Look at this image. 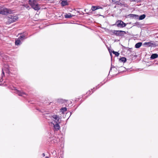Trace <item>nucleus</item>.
<instances>
[{"label": "nucleus", "mask_w": 158, "mask_h": 158, "mask_svg": "<svg viewBox=\"0 0 158 158\" xmlns=\"http://www.w3.org/2000/svg\"><path fill=\"white\" fill-rule=\"evenodd\" d=\"M158 57V55L157 54H152L150 57L151 59H155L157 58Z\"/></svg>", "instance_id": "4468645a"}, {"label": "nucleus", "mask_w": 158, "mask_h": 158, "mask_svg": "<svg viewBox=\"0 0 158 158\" xmlns=\"http://www.w3.org/2000/svg\"><path fill=\"white\" fill-rule=\"evenodd\" d=\"M112 68H113V67H112V66H111V68H110V70H111V69H112Z\"/></svg>", "instance_id": "bb28decb"}, {"label": "nucleus", "mask_w": 158, "mask_h": 158, "mask_svg": "<svg viewBox=\"0 0 158 158\" xmlns=\"http://www.w3.org/2000/svg\"><path fill=\"white\" fill-rule=\"evenodd\" d=\"M52 117L54 122L56 123H60L59 121V118L57 115H53Z\"/></svg>", "instance_id": "6e6552de"}, {"label": "nucleus", "mask_w": 158, "mask_h": 158, "mask_svg": "<svg viewBox=\"0 0 158 158\" xmlns=\"http://www.w3.org/2000/svg\"><path fill=\"white\" fill-rule=\"evenodd\" d=\"M25 36L23 35H20L18 39L15 40V44L16 45H19L21 44L20 40H23L25 39Z\"/></svg>", "instance_id": "0eeeda50"}, {"label": "nucleus", "mask_w": 158, "mask_h": 158, "mask_svg": "<svg viewBox=\"0 0 158 158\" xmlns=\"http://www.w3.org/2000/svg\"><path fill=\"white\" fill-rule=\"evenodd\" d=\"M114 54L115 56H119V53L117 52H115L114 51H113L112 52Z\"/></svg>", "instance_id": "6ab92c4d"}, {"label": "nucleus", "mask_w": 158, "mask_h": 158, "mask_svg": "<svg viewBox=\"0 0 158 158\" xmlns=\"http://www.w3.org/2000/svg\"><path fill=\"white\" fill-rule=\"evenodd\" d=\"M61 5L63 6L67 5V0H61Z\"/></svg>", "instance_id": "f8f14e48"}, {"label": "nucleus", "mask_w": 158, "mask_h": 158, "mask_svg": "<svg viewBox=\"0 0 158 158\" xmlns=\"http://www.w3.org/2000/svg\"><path fill=\"white\" fill-rule=\"evenodd\" d=\"M146 17V15L143 14L140 15L139 17V20H142L143 19Z\"/></svg>", "instance_id": "a211bd4d"}, {"label": "nucleus", "mask_w": 158, "mask_h": 158, "mask_svg": "<svg viewBox=\"0 0 158 158\" xmlns=\"http://www.w3.org/2000/svg\"><path fill=\"white\" fill-rule=\"evenodd\" d=\"M119 60H120L122 62L125 63V62H126L127 60H126V58L124 57H123L121 58Z\"/></svg>", "instance_id": "f3484780"}, {"label": "nucleus", "mask_w": 158, "mask_h": 158, "mask_svg": "<svg viewBox=\"0 0 158 158\" xmlns=\"http://www.w3.org/2000/svg\"><path fill=\"white\" fill-rule=\"evenodd\" d=\"M2 57V58L5 60H7V56L5 55H2L1 56Z\"/></svg>", "instance_id": "5701e85b"}, {"label": "nucleus", "mask_w": 158, "mask_h": 158, "mask_svg": "<svg viewBox=\"0 0 158 158\" xmlns=\"http://www.w3.org/2000/svg\"><path fill=\"white\" fill-rule=\"evenodd\" d=\"M116 24L118 27L123 28L125 27L126 24L121 20H118L116 23Z\"/></svg>", "instance_id": "423d86ee"}, {"label": "nucleus", "mask_w": 158, "mask_h": 158, "mask_svg": "<svg viewBox=\"0 0 158 158\" xmlns=\"http://www.w3.org/2000/svg\"><path fill=\"white\" fill-rule=\"evenodd\" d=\"M24 6L28 10H29L30 8V7L27 4L24 5Z\"/></svg>", "instance_id": "4be33fe9"}, {"label": "nucleus", "mask_w": 158, "mask_h": 158, "mask_svg": "<svg viewBox=\"0 0 158 158\" xmlns=\"http://www.w3.org/2000/svg\"><path fill=\"white\" fill-rule=\"evenodd\" d=\"M29 3L31 7L35 10H38L40 9L39 4H38V0H29Z\"/></svg>", "instance_id": "f257e3e1"}, {"label": "nucleus", "mask_w": 158, "mask_h": 158, "mask_svg": "<svg viewBox=\"0 0 158 158\" xmlns=\"http://www.w3.org/2000/svg\"><path fill=\"white\" fill-rule=\"evenodd\" d=\"M131 1H137V0H130Z\"/></svg>", "instance_id": "393cba45"}, {"label": "nucleus", "mask_w": 158, "mask_h": 158, "mask_svg": "<svg viewBox=\"0 0 158 158\" xmlns=\"http://www.w3.org/2000/svg\"><path fill=\"white\" fill-rule=\"evenodd\" d=\"M144 45H146L147 47H150L154 45V43L151 42H145L143 44Z\"/></svg>", "instance_id": "1a4fd4ad"}, {"label": "nucleus", "mask_w": 158, "mask_h": 158, "mask_svg": "<svg viewBox=\"0 0 158 158\" xmlns=\"http://www.w3.org/2000/svg\"><path fill=\"white\" fill-rule=\"evenodd\" d=\"M131 16L132 17L134 18H137L138 17V15L135 14H131Z\"/></svg>", "instance_id": "aec40b11"}, {"label": "nucleus", "mask_w": 158, "mask_h": 158, "mask_svg": "<svg viewBox=\"0 0 158 158\" xmlns=\"http://www.w3.org/2000/svg\"><path fill=\"white\" fill-rule=\"evenodd\" d=\"M13 13V11L10 9L0 6V14L3 15H7Z\"/></svg>", "instance_id": "7ed1b4c3"}, {"label": "nucleus", "mask_w": 158, "mask_h": 158, "mask_svg": "<svg viewBox=\"0 0 158 158\" xmlns=\"http://www.w3.org/2000/svg\"><path fill=\"white\" fill-rule=\"evenodd\" d=\"M73 16H74V15H72L70 13H69L68 14H66L64 15V17L66 18H69Z\"/></svg>", "instance_id": "ddd939ff"}, {"label": "nucleus", "mask_w": 158, "mask_h": 158, "mask_svg": "<svg viewBox=\"0 0 158 158\" xmlns=\"http://www.w3.org/2000/svg\"><path fill=\"white\" fill-rule=\"evenodd\" d=\"M99 6H93L91 7V10L92 11H94L96 10L99 9Z\"/></svg>", "instance_id": "dca6fc26"}, {"label": "nucleus", "mask_w": 158, "mask_h": 158, "mask_svg": "<svg viewBox=\"0 0 158 158\" xmlns=\"http://www.w3.org/2000/svg\"><path fill=\"white\" fill-rule=\"evenodd\" d=\"M142 45V43L139 42L136 44L135 45V47L136 48H140Z\"/></svg>", "instance_id": "2eb2a0df"}, {"label": "nucleus", "mask_w": 158, "mask_h": 158, "mask_svg": "<svg viewBox=\"0 0 158 158\" xmlns=\"http://www.w3.org/2000/svg\"><path fill=\"white\" fill-rule=\"evenodd\" d=\"M42 155L43 156H45V154L44 153H43L42 154Z\"/></svg>", "instance_id": "a878e982"}, {"label": "nucleus", "mask_w": 158, "mask_h": 158, "mask_svg": "<svg viewBox=\"0 0 158 158\" xmlns=\"http://www.w3.org/2000/svg\"><path fill=\"white\" fill-rule=\"evenodd\" d=\"M18 19V15H9L7 18L8 24L15 22L17 21Z\"/></svg>", "instance_id": "f03ea898"}, {"label": "nucleus", "mask_w": 158, "mask_h": 158, "mask_svg": "<svg viewBox=\"0 0 158 158\" xmlns=\"http://www.w3.org/2000/svg\"><path fill=\"white\" fill-rule=\"evenodd\" d=\"M10 70L11 71V69L10 68L8 67V65H5L4 68L2 69V77H3V75H4V72H5L6 73L9 74Z\"/></svg>", "instance_id": "39448f33"}, {"label": "nucleus", "mask_w": 158, "mask_h": 158, "mask_svg": "<svg viewBox=\"0 0 158 158\" xmlns=\"http://www.w3.org/2000/svg\"><path fill=\"white\" fill-rule=\"evenodd\" d=\"M61 112H62L63 113L66 111L67 110V109L66 107H64L61 108L60 109Z\"/></svg>", "instance_id": "412c9836"}, {"label": "nucleus", "mask_w": 158, "mask_h": 158, "mask_svg": "<svg viewBox=\"0 0 158 158\" xmlns=\"http://www.w3.org/2000/svg\"><path fill=\"white\" fill-rule=\"evenodd\" d=\"M110 56H112V54L111 53H110Z\"/></svg>", "instance_id": "cd10ccee"}, {"label": "nucleus", "mask_w": 158, "mask_h": 158, "mask_svg": "<svg viewBox=\"0 0 158 158\" xmlns=\"http://www.w3.org/2000/svg\"><path fill=\"white\" fill-rule=\"evenodd\" d=\"M16 92L19 96H23V95L26 94L25 93L18 90H16Z\"/></svg>", "instance_id": "9b49d317"}, {"label": "nucleus", "mask_w": 158, "mask_h": 158, "mask_svg": "<svg viewBox=\"0 0 158 158\" xmlns=\"http://www.w3.org/2000/svg\"><path fill=\"white\" fill-rule=\"evenodd\" d=\"M53 124L54 125V127L55 130H58L60 129V126L58 123H56V124L55 125L54 124Z\"/></svg>", "instance_id": "9d476101"}, {"label": "nucleus", "mask_w": 158, "mask_h": 158, "mask_svg": "<svg viewBox=\"0 0 158 158\" xmlns=\"http://www.w3.org/2000/svg\"><path fill=\"white\" fill-rule=\"evenodd\" d=\"M112 32L115 35L119 36H123L125 34H126L125 31L121 30H113Z\"/></svg>", "instance_id": "20e7f679"}, {"label": "nucleus", "mask_w": 158, "mask_h": 158, "mask_svg": "<svg viewBox=\"0 0 158 158\" xmlns=\"http://www.w3.org/2000/svg\"><path fill=\"white\" fill-rule=\"evenodd\" d=\"M116 4L119 5H120L122 6V5H123V4H122V3H120L119 2H116Z\"/></svg>", "instance_id": "b1692460"}]
</instances>
